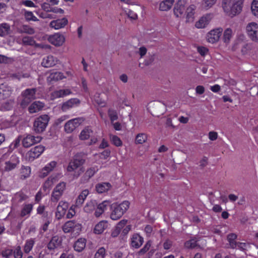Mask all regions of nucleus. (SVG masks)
Here are the masks:
<instances>
[{
    "mask_svg": "<svg viewBox=\"0 0 258 258\" xmlns=\"http://www.w3.org/2000/svg\"><path fill=\"white\" fill-rule=\"evenodd\" d=\"M218 0H202L199 9L202 11H207L212 8Z\"/></svg>",
    "mask_w": 258,
    "mask_h": 258,
    "instance_id": "72a5a7b5",
    "label": "nucleus"
},
{
    "mask_svg": "<svg viewBox=\"0 0 258 258\" xmlns=\"http://www.w3.org/2000/svg\"><path fill=\"white\" fill-rule=\"evenodd\" d=\"M33 204H24L21 209L20 212V216L22 217H25V219L28 218L33 210Z\"/></svg>",
    "mask_w": 258,
    "mask_h": 258,
    "instance_id": "c85d7f7f",
    "label": "nucleus"
},
{
    "mask_svg": "<svg viewBox=\"0 0 258 258\" xmlns=\"http://www.w3.org/2000/svg\"><path fill=\"white\" fill-rule=\"evenodd\" d=\"M14 104L12 100H8L3 103V107L6 110H9L11 109Z\"/></svg>",
    "mask_w": 258,
    "mask_h": 258,
    "instance_id": "69168bd1",
    "label": "nucleus"
},
{
    "mask_svg": "<svg viewBox=\"0 0 258 258\" xmlns=\"http://www.w3.org/2000/svg\"><path fill=\"white\" fill-rule=\"evenodd\" d=\"M48 39L50 43L57 46L62 45L65 41L64 36L59 33L50 36Z\"/></svg>",
    "mask_w": 258,
    "mask_h": 258,
    "instance_id": "6ab92c4d",
    "label": "nucleus"
},
{
    "mask_svg": "<svg viewBox=\"0 0 258 258\" xmlns=\"http://www.w3.org/2000/svg\"><path fill=\"white\" fill-rule=\"evenodd\" d=\"M20 141V138H17L11 144L9 148H7L4 149L3 152H7L8 153L10 154L14 149L19 146Z\"/></svg>",
    "mask_w": 258,
    "mask_h": 258,
    "instance_id": "79ce46f5",
    "label": "nucleus"
},
{
    "mask_svg": "<svg viewBox=\"0 0 258 258\" xmlns=\"http://www.w3.org/2000/svg\"><path fill=\"white\" fill-rule=\"evenodd\" d=\"M251 10L252 14L258 18V0H253L251 6Z\"/></svg>",
    "mask_w": 258,
    "mask_h": 258,
    "instance_id": "864d4df0",
    "label": "nucleus"
},
{
    "mask_svg": "<svg viewBox=\"0 0 258 258\" xmlns=\"http://www.w3.org/2000/svg\"><path fill=\"white\" fill-rule=\"evenodd\" d=\"M28 198V196L23 191H19L16 193L14 198L13 200L15 202H22L26 201Z\"/></svg>",
    "mask_w": 258,
    "mask_h": 258,
    "instance_id": "37998d69",
    "label": "nucleus"
},
{
    "mask_svg": "<svg viewBox=\"0 0 258 258\" xmlns=\"http://www.w3.org/2000/svg\"><path fill=\"white\" fill-rule=\"evenodd\" d=\"M130 203L127 201H124L120 204L113 203L110 206V218L113 220L119 219L127 211L130 207Z\"/></svg>",
    "mask_w": 258,
    "mask_h": 258,
    "instance_id": "7ed1b4c3",
    "label": "nucleus"
},
{
    "mask_svg": "<svg viewBox=\"0 0 258 258\" xmlns=\"http://www.w3.org/2000/svg\"><path fill=\"white\" fill-rule=\"evenodd\" d=\"M13 257L15 258H22L23 252L20 246H17L13 250Z\"/></svg>",
    "mask_w": 258,
    "mask_h": 258,
    "instance_id": "13d9d810",
    "label": "nucleus"
},
{
    "mask_svg": "<svg viewBox=\"0 0 258 258\" xmlns=\"http://www.w3.org/2000/svg\"><path fill=\"white\" fill-rule=\"evenodd\" d=\"M11 32V26L9 24L4 23L0 24V36H6L9 35Z\"/></svg>",
    "mask_w": 258,
    "mask_h": 258,
    "instance_id": "a19ab883",
    "label": "nucleus"
},
{
    "mask_svg": "<svg viewBox=\"0 0 258 258\" xmlns=\"http://www.w3.org/2000/svg\"><path fill=\"white\" fill-rule=\"evenodd\" d=\"M143 241L144 238L138 233L133 234L131 237V245L135 248H139Z\"/></svg>",
    "mask_w": 258,
    "mask_h": 258,
    "instance_id": "b1692460",
    "label": "nucleus"
},
{
    "mask_svg": "<svg viewBox=\"0 0 258 258\" xmlns=\"http://www.w3.org/2000/svg\"><path fill=\"white\" fill-rule=\"evenodd\" d=\"M35 240L34 238H29L27 239L23 245V250L25 253H29L35 244Z\"/></svg>",
    "mask_w": 258,
    "mask_h": 258,
    "instance_id": "4c0bfd02",
    "label": "nucleus"
},
{
    "mask_svg": "<svg viewBox=\"0 0 258 258\" xmlns=\"http://www.w3.org/2000/svg\"><path fill=\"white\" fill-rule=\"evenodd\" d=\"M212 19V15L207 14L201 17L195 23V27L198 29H203L206 28L209 24Z\"/></svg>",
    "mask_w": 258,
    "mask_h": 258,
    "instance_id": "a211bd4d",
    "label": "nucleus"
},
{
    "mask_svg": "<svg viewBox=\"0 0 258 258\" xmlns=\"http://www.w3.org/2000/svg\"><path fill=\"white\" fill-rule=\"evenodd\" d=\"M106 251L104 247H100L95 254V258H104Z\"/></svg>",
    "mask_w": 258,
    "mask_h": 258,
    "instance_id": "e2e57ef3",
    "label": "nucleus"
},
{
    "mask_svg": "<svg viewBox=\"0 0 258 258\" xmlns=\"http://www.w3.org/2000/svg\"><path fill=\"white\" fill-rule=\"evenodd\" d=\"M102 167V165L99 166L98 165H93L89 168H88L85 173V175L84 178H85V180H88L90 178H91L93 175L96 173L98 170Z\"/></svg>",
    "mask_w": 258,
    "mask_h": 258,
    "instance_id": "7c9ffc66",
    "label": "nucleus"
},
{
    "mask_svg": "<svg viewBox=\"0 0 258 258\" xmlns=\"http://www.w3.org/2000/svg\"><path fill=\"white\" fill-rule=\"evenodd\" d=\"M75 222L74 221H69L67 222L62 227L63 232L65 233L72 232Z\"/></svg>",
    "mask_w": 258,
    "mask_h": 258,
    "instance_id": "a18cd8bd",
    "label": "nucleus"
},
{
    "mask_svg": "<svg viewBox=\"0 0 258 258\" xmlns=\"http://www.w3.org/2000/svg\"><path fill=\"white\" fill-rule=\"evenodd\" d=\"M108 113L111 120V123H113V122L114 120H117V119L118 118V116L116 111L112 109H109Z\"/></svg>",
    "mask_w": 258,
    "mask_h": 258,
    "instance_id": "680f3d73",
    "label": "nucleus"
},
{
    "mask_svg": "<svg viewBox=\"0 0 258 258\" xmlns=\"http://www.w3.org/2000/svg\"><path fill=\"white\" fill-rule=\"evenodd\" d=\"M12 91L11 87L6 84L0 85V99H5L9 97Z\"/></svg>",
    "mask_w": 258,
    "mask_h": 258,
    "instance_id": "bb28decb",
    "label": "nucleus"
},
{
    "mask_svg": "<svg viewBox=\"0 0 258 258\" xmlns=\"http://www.w3.org/2000/svg\"><path fill=\"white\" fill-rule=\"evenodd\" d=\"M86 239L83 238L78 239L74 243V249L78 252L82 251L86 247Z\"/></svg>",
    "mask_w": 258,
    "mask_h": 258,
    "instance_id": "e433bc0d",
    "label": "nucleus"
},
{
    "mask_svg": "<svg viewBox=\"0 0 258 258\" xmlns=\"http://www.w3.org/2000/svg\"><path fill=\"white\" fill-rule=\"evenodd\" d=\"M66 188V183L60 182L58 183L53 189L51 194V201L52 202H57L63 195Z\"/></svg>",
    "mask_w": 258,
    "mask_h": 258,
    "instance_id": "9d476101",
    "label": "nucleus"
},
{
    "mask_svg": "<svg viewBox=\"0 0 258 258\" xmlns=\"http://www.w3.org/2000/svg\"><path fill=\"white\" fill-rule=\"evenodd\" d=\"M49 120L48 115L43 114L36 118L33 122V130L37 134L43 133L46 129Z\"/></svg>",
    "mask_w": 258,
    "mask_h": 258,
    "instance_id": "39448f33",
    "label": "nucleus"
},
{
    "mask_svg": "<svg viewBox=\"0 0 258 258\" xmlns=\"http://www.w3.org/2000/svg\"><path fill=\"white\" fill-rule=\"evenodd\" d=\"M2 256L5 258H13V253L12 249L8 248L2 252Z\"/></svg>",
    "mask_w": 258,
    "mask_h": 258,
    "instance_id": "052dcab7",
    "label": "nucleus"
},
{
    "mask_svg": "<svg viewBox=\"0 0 258 258\" xmlns=\"http://www.w3.org/2000/svg\"><path fill=\"white\" fill-rule=\"evenodd\" d=\"M84 120V119L82 117H77L69 120L65 123L64 131L67 133H72Z\"/></svg>",
    "mask_w": 258,
    "mask_h": 258,
    "instance_id": "ddd939ff",
    "label": "nucleus"
},
{
    "mask_svg": "<svg viewBox=\"0 0 258 258\" xmlns=\"http://www.w3.org/2000/svg\"><path fill=\"white\" fill-rule=\"evenodd\" d=\"M110 139L112 143L116 147H120L122 144L120 139L116 136L110 135Z\"/></svg>",
    "mask_w": 258,
    "mask_h": 258,
    "instance_id": "3c124183",
    "label": "nucleus"
},
{
    "mask_svg": "<svg viewBox=\"0 0 258 258\" xmlns=\"http://www.w3.org/2000/svg\"><path fill=\"white\" fill-rule=\"evenodd\" d=\"M56 181V179H55L53 176L49 177L47 180L44 182L43 184V189L44 190L46 191L48 190L53 185V183Z\"/></svg>",
    "mask_w": 258,
    "mask_h": 258,
    "instance_id": "49530a36",
    "label": "nucleus"
},
{
    "mask_svg": "<svg viewBox=\"0 0 258 258\" xmlns=\"http://www.w3.org/2000/svg\"><path fill=\"white\" fill-rule=\"evenodd\" d=\"M0 158V170L3 171H9L15 169L19 163V158L16 155H12L10 158V154L3 152Z\"/></svg>",
    "mask_w": 258,
    "mask_h": 258,
    "instance_id": "f03ea898",
    "label": "nucleus"
},
{
    "mask_svg": "<svg viewBox=\"0 0 258 258\" xmlns=\"http://www.w3.org/2000/svg\"><path fill=\"white\" fill-rule=\"evenodd\" d=\"M243 0H222V8L225 13L230 17L239 14L242 9Z\"/></svg>",
    "mask_w": 258,
    "mask_h": 258,
    "instance_id": "f257e3e1",
    "label": "nucleus"
},
{
    "mask_svg": "<svg viewBox=\"0 0 258 258\" xmlns=\"http://www.w3.org/2000/svg\"><path fill=\"white\" fill-rule=\"evenodd\" d=\"M57 62V59L52 55H49L43 58L41 64L45 68L51 67L54 66Z\"/></svg>",
    "mask_w": 258,
    "mask_h": 258,
    "instance_id": "473e14b6",
    "label": "nucleus"
},
{
    "mask_svg": "<svg viewBox=\"0 0 258 258\" xmlns=\"http://www.w3.org/2000/svg\"><path fill=\"white\" fill-rule=\"evenodd\" d=\"M89 194L88 189L83 190L79 195L76 199V204L77 206H81L84 203L87 197Z\"/></svg>",
    "mask_w": 258,
    "mask_h": 258,
    "instance_id": "ea45409f",
    "label": "nucleus"
},
{
    "mask_svg": "<svg viewBox=\"0 0 258 258\" xmlns=\"http://www.w3.org/2000/svg\"><path fill=\"white\" fill-rule=\"evenodd\" d=\"M147 140V136L144 133L138 134L136 137L135 142L136 144H142Z\"/></svg>",
    "mask_w": 258,
    "mask_h": 258,
    "instance_id": "de8ad7c7",
    "label": "nucleus"
},
{
    "mask_svg": "<svg viewBox=\"0 0 258 258\" xmlns=\"http://www.w3.org/2000/svg\"><path fill=\"white\" fill-rule=\"evenodd\" d=\"M197 240L195 239H191L189 241H186L184 245L185 247L188 248H192L197 246Z\"/></svg>",
    "mask_w": 258,
    "mask_h": 258,
    "instance_id": "0e129e2a",
    "label": "nucleus"
},
{
    "mask_svg": "<svg viewBox=\"0 0 258 258\" xmlns=\"http://www.w3.org/2000/svg\"><path fill=\"white\" fill-rule=\"evenodd\" d=\"M111 186V184L108 182L100 183L96 185V190L97 192L102 194L107 191Z\"/></svg>",
    "mask_w": 258,
    "mask_h": 258,
    "instance_id": "58836bf2",
    "label": "nucleus"
},
{
    "mask_svg": "<svg viewBox=\"0 0 258 258\" xmlns=\"http://www.w3.org/2000/svg\"><path fill=\"white\" fill-rule=\"evenodd\" d=\"M84 162V159L80 156H76L73 160L69 163L67 167V171L68 172H74V177L77 178L84 172V168L82 167V165Z\"/></svg>",
    "mask_w": 258,
    "mask_h": 258,
    "instance_id": "20e7f679",
    "label": "nucleus"
},
{
    "mask_svg": "<svg viewBox=\"0 0 258 258\" xmlns=\"http://www.w3.org/2000/svg\"><path fill=\"white\" fill-rule=\"evenodd\" d=\"M36 89H27L22 92V99L20 104L23 107H25L32 100L36 98Z\"/></svg>",
    "mask_w": 258,
    "mask_h": 258,
    "instance_id": "423d86ee",
    "label": "nucleus"
},
{
    "mask_svg": "<svg viewBox=\"0 0 258 258\" xmlns=\"http://www.w3.org/2000/svg\"><path fill=\"white\" fill-rule=\"evenodd\" d=\"M175 0H164L159 4V10L161 11H167L171 9Z\"/></svg>",
    "mask_w": 258,
    "mask_h": 258,
    "instance_id": "c9c22d12",
    "label": "nucleus"
},
{
    "mask_svg": "<svg viewBox=\"0 0 258 258\" xmlns=\"http://www.w3.org/2000/svg\"><path fill=\"white\" fill-rule=\"evenodd\" d=\"M68 23V20L66 18H62L50 22L49 26L55 30H58L64 28Z\"/></svg>",
    "mask_w": 258,
    "mask_h": 258,
    "instance_id": "412c9836",
    "label": "nucleus"
},
{
    "mask_svg": "<svg viewBox=\"0 0 258 258\" xmlns=\"http://www.w3.org/2000/svg\"><path fill=\"white\" fill-rule=\"evenodd\" d=\"M72 92L70 88L57 89L53 90L47 95L48 100H54L60 98H63L72 94Z\"/></svg>",
    "mask_w": 258,
    "mask_h": 258,
    "instance_id": "0eeeda50",
    "label": "nucleus"
},
{
    "mask_svg": "<svg viewBox=\"0 0 258 258\" xmlns=\"http://www.w3.org/2000/svg\"><path fill=\"white\" fill-rule=\"evenodd\" d=\"M110 205V202L108 201H104L99 204L95 210L94 215L96 217H99Z\"/></svg>",
    "mask_w": 258,
    "mask_h": 258,
    "instance_id": "a878e982",
    "label": "nucleus"
},
{
    "mask_svg": "<svg viewBox=\"0 0 258 258\" xmlns=\"http://www.w3.org/2000/svg\"><path fill=\"white\" fill-rule=\"evenodd\" d=\"M57 162L52 161L47 163L40 171L39 176L41 177H46L49 173L53 170L56 167Z\"/></svg>",
    "mask_w": 258,
    "mask_h": 258,
    "instance_id": "4be33fe9",
    "label": "nucleus"
},
{
    "mask_svg": "<svg viewBox=\"0 0 258 258\" xmlns=\"http://www.w3.org/2000/svg\"><path fill=\"white\" fill-rule=\"evenodd\" d=\"M234 35V32L230 28H226L223 32L222 35V41L226 45L229 44L231 39Z\"/></svg>",
    "mask_w": 258,
    "mask_h": 258,
    "instance_id": "c756f323",
    "label": "nucleus"
},
{
    "mask_svg": "<svg viewBox=\"0 0 258 258\" xmlns=\"http://www.w3.org/2000/svg\"><path fill=\"white\" fill-rule=\"evenodd\" d=\"M45 148L42 145H38L31 149L26 154L27 160L30 161H33L38 158L44 151Z\"/></svg>",
    "mask_w": 258,
    "mask_h": 258,
    "instance_id": "9b49d317",
    "label": "nucleus"
},
{
    "mask_svg": "<svg viewBox=\"0 0 258 258\" xmlns=\"http://www.w3.org/2000/svg\"><path fill=\"white\" fill-rule=\"evenodd\" d=\"M62 243L61 237L57 236H53L47 245L48 248L49 249H54L60 247Z\"/></svg>",
    "mask_w": 258,
    "mask_h": 258,
    "instance_id": "cd10ccee",
    "label": "nucleus"
},
{
    "mask_svg": "<svg viewBox=\"0 0 258 258\" xmlns=\"http://www.w3.org/2000/svg\"><path fill=\"white\" fill-rule=\"evenodd\" d=\"M93 132L92 128L87 126L84 128L80 133L79 138L81 140H86L91 137L90 145L95 144L98 139L97 137L93 136Z\"/></svg>",
    "mask_w": 258,
    "mask_h": 258,
    "instance_id": "4468645a",
    "label": "nucleus"
},
{
    "mask_svg": "<svg viewBox=\"0 0 258 258\" xmlns=\"http://www.w3.org/2000/svg\"><path fill=\"white\" fill-rule=\"evenodd\" d=\"M110 155V151L108 150H105L101 153L95 155L92 160L94 163H96L103 166L104 164L103 160L106 159L109 157Z\"/></svg>",
    "mask_w": 258,
    "mask_h": 258,
    "instance_id": "aec40b11",
    "label": "nucleus"
},
{
    "mask_svg": "<svg viewBox=\"0 0 258 258\" xmlns=\"http://www.w3.org/2000/svg\"><path fill=\"white\" fill-rule=\"evenodd\" d=\"M67 78V77L61 72H52L47 78V81L49 83H52L62 80Z\"/></svg>",
    "mask_w": 258,
    "mask_h": 258,
    "instance_id": "5701e85b",
    "label": "nucleus"
},
{
    "mask_svg": "<svg viewBox=\"0 0 258 258\" xmlns=\"http://www.w3.org/2000/svg\"><path fill=\"white\" fill-rule=\"evenodd\" d=\"M24 16L26 19L27 21H38L37 18L34 15L32 12L25 11Z\"/></svg>",
    "mask_w": 258,
    "mask_h": 258,
    "instance_id": "bf43d9fd",
    "label": "nucleus"
},
{
    "mask_svg": "<svg viewBox=\"0 0 258 258\" xmlns=\"http://www.w3.org/2000/svg\"><path fill=\"white\" fill-rule=\"evenodd\" d=\"M37 213L44 217H47L48 215L47 212L45 211V206L43 205H40L37 208Z\"/></svg>",
    "mask_w": 258,
    "mask_h": 258,
    "instance_id": "338daca9",
    "label": "nucleus"
},
{
    "mask_svg": "<svg viewBox=\"0 0 258 258\" xmlns=\"http://www.w3.org/2000/svg\"><path fill=\"white\" fill-rule=\"evenodd\" d=\"M92 101L94 104H97L100 107H103L105 105V102L104 100L100 97V95L96 94L93 98H91Z\"/></svg>",
    "mask_w": 258,
    "mask_h": 258,
    "instance_id": "c03bdc74",
    "label": "nucleus"
},
{
    "mask_svg": "<svg viewBox=\"0 0 258 258\" xmlns=\"http://www.w3.org/2000/svg\"><path fill=\"white\" fill-rule=\"evenodd\" d=\"M44 107V103L40 101H34L29 107V111L31 113H36L42 110Z\"/></svg>",
    "mask_w": 258,
    "mask_h": 258,
    "instance_id": "2f4dec72",
    "label": "nucleus"
},
{
    "mask_svg": "<svg viewBox=\"0 0 258 258\" xmlns=\"http://www.w3.org/2000/svg\"><path fill=\"white\" fill-rule=\"evenodd\" d=\"M22 42L25 45H32L34 44V40L29 36H25L23 38Z\"/></svg>",
    "mask_w": 258,
    "mask_h": 258,
    "instance_id": "774afa93",
    "label": "nucleus"
},
{
    "mask_svg": "<svg viewBox=\"0 0 258 258\" xmlns=\"http://www.w3.org/2000/svg\"><path fill=\"white\" fill-rule=\"evenodd\" d=\"M95 209V205L92 202H88L84 208V211L86 213H92Z\"/></svg>",
    "mask_w": 258,
    "mask_h": 258,
    "instance_id": "4d7b16f0",
    "label": "nucleus"
},
{
    "mask_svg": "<svg viewBox=\"0 0 258 258\" xmlns=\"http://www.w3.org/2000/svg\"><path fill=\"white\" fill-rule=\"evenodd\" d=\"M237 236L235 234L231 233L229 234L227 236V239L229 242L230 247L232 248L236 247V242L235 241Z\"/></svg>",
    "mask_w": 258,
    "mask_h": 258,
    "instance_id": "8fccbe9b",
    "label": "nucleus"
},
{
    "mask_svg": "<svg viewBox=\"0 0 258 258\" xmlns=\"http://www.w3.org/2000/svg\"><path fill=\"white\" fill-rule=\"evenodd\" d=\"M108 227V223L106 220H102L96 224L93 229V232L95 234H101Z\"/></svg>",
    "mask_w": 258,
    "mask_h": 258,
    "instance_id": "393cba45",
    "label": "nucleus"
},
{
    "mask_svg": "<svg viewBox=\"0 0 258 258\" xmlns=\"http://www.w3.org/2000/svg\"><path fill=\"white\" fill-rule=\"evenodd\" d=\"M69 208V203L61 201L59 202L55 212V217L57 219H61L65 215Z\"/></svg>",
    "mask_w": 258,
    "mask_h": 258,
    "instance_id": "dca6fc26",
    "label": "nucleus"
},
{
    "mask_svg": "<svg viewBox=\"0 0 258 258\" xmlns=\"http://www.w3.org/2000/svg\"><path fill=\"white\" fill-rule=\"evenodd\" d=\"M222 31L223 29L220 27L211 30L206 35V41L211 44L218 42L221 36Z\"/></svg>",
    "mask_w": 258,
    "mask_h": 258,
    "instance_id": "6e6552de",
    "label": "nucleus"
},
{
    "mask_svg": "<svg viewBox=\"0 0 258 258\" xmlns=\"http://www.w3.org/2000/svg\"><path fill=\"white\" fill-rule=\"evenodd\" d=\"M123 13L127 16V17L132 20H136L138 18L137 14L133 11L127 9L123 8Z\"/></svg>",
    "mask_w": 258,
    "mask_h": 258,
    "instance_id": "09e8293b",
    "label": "nucleus"
},
{
    "mask_svg": "<svg viewBox=\"0 0 258 258\" xmlns=\"http://www.w3.org/2000/svg\"><path fill=\"white\" fill-rule=\"evenodd\" d=\"M28 75L27 74H22V73H11L8 75V77H10L13 79H18L20 80L22 78H27L28 77Z\"/></svg>",
    "mask_w": 258,
    "mask_h": 258,
    "instance_id": "5fc2aeb1",
    "label": "nucleus"
},
{
    "mask_svg": "<svg viewBox=\"0 0 258 258\" xmlns=\"http://www.w3.org/2000/svg\"><path fill=\"white\" fill-rule=\"evenodd\" d=\"M246 32L251 40L258 41V23L255 22L248 23L246 26Z\"/></svg>",
    "mask_w": 258,
    "mask_h": 258,
    "instance_id": "1a4fd4ad",
    "label": "nucleus"
},
{
    "mask_svg": "<svg viewBox=\"0 0 258 258\" xmlns=\"http://www.w3.org/2000/svg\"><path fill=\"white\" fill-rule=\"evenodd\" d=\"M21 176L24 179L28 177L31 173V168L29 166H24L21 168Z\"/></svg>",
    "mask_w": 258,
    "mask_h": 258,
    "instance_id": "603ef678",
    "label": "nucleus"
},
{
    "mask_svg": "<svg viewBox=\"0 0 258 258\" xmlns=\"http://www.w3.org/2000/svg\"><path fill=\"white\" fill-rule=\"evenodd\" d=\"M186 3V0H178L175 3L173 9V13L176 18L181 19L184 17L185 6Z\"/></svg>",
    "mask_w": 258,
    "mask_h": 258,
    "instance_id": "f8f14e48",
    "label": "nucleus"
},
{
    "mask_svg": "<svg viewBox=\"0 0 258 258\" xmlns=\"http://www.w3.org/2000/svg\"><path fill=\"white\" fill-rule=\"evenodd\" d=\"M41 140L42 137L40 136L27 135L23 139L22 143L24 147L28 148L35 144L40 142Z\"/></svg>",
    "mask_w": 258,
    "mask_h": 258,
    "instance_id": "2eb2a0df",
    "label": "nucleus"
},
{
    "mask_svg": "<svg viewBox=\"0 0 258 258\" xmlns=\"http://www.w3.org/2000/svg\"><path fill=\"white\" fill-rule=\"evenodd\" d=\"M196 6L194 5H190L185 12L186 21L188 22H192L194 19Z\"/></svg>",
    "mask_w": 258,
    "mask_h": 258,
    "instance_id": "f704fd0d",
    "label": "nucleus"
},
{
    "mask_svg": "<svg viewBox=\"0 0 258 258\" xmlns=\"http://www.w3.org/2000/svg\"><path fill=\"white\" fill-rule=\"evenodd\" d=\"M73 226L72 233L74 235L79 234L82 230V224L75 221Z\"/></svg>",
    "mask_w": 258,
    "mask_h": 258,
    "instance_id": "6e6d98bb",
    "label": "nucleus"
},
{
    "mask_svg": "<svg viewBox=\"0 0 258 258\" xmlns=\"http://www.w3.org/2000/svg\"><path fill=\"white\" fill-rule=\"evenodd\" d=\"M80 102V100L78 98H71L62 104L61 110L63 112H66L72 108L78 106Z\"/></svg>",
    "mask_w": 258,
    "mask_h": 258,
    "instance_id": "f3484780",
    "label": "nucleus"
}]
</instances>
